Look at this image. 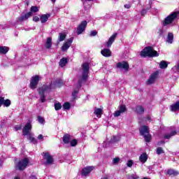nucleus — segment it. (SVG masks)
Instances as JSON below:
<instances>
[{
	"label": "nucleus",
	"instance_id": "nucleus-13",
	"mask_svg": "<svg viewBox=\"0 0 179 179\" xmlns=\"http://www.w3.org/2000/svg\"><path fill=\"white\" fill-rule=\"evenodd\" d=\"M94 170V166H89L83 168L81 171V175L84 176V177H87V176L90 173V172Z\"/></svg>",
	"mask_w": 179,
	"mask_h": 179
},
{
	"label": "nucleus",
	"instance_id": "nucleus-2",
	"mask_svg": "<svg viewBox=\"0 0 179 179\" xmlns=\"http://www.w3.org/2000/svg\"><path fill=\"white\" fill-rule=\"evenodd\" d=\"M142 58H156L159 57V54L152 46H146L140 53Z\"/></svg>",
	"mask_w": 179,
	"mask_h": 179
},
{
	"label": "nucleus",
	"instance_id": "nucleus-34",
	"mask_svg": "<svg viewBox=\"0 0 179 179\" xmlns=\"http://www.w3.org/2000/svg\"><path fill=\"white\" fill-rule=\"evenodd\" d=\"M28 139L31 143H33L34 145H37V139L34 137H33L32 134L28 135Z\"/></svg>",
	"mask_w": 179,
	"mask_h": 179
},
{
	"label": "nucleus",
	"instance_id": "nucleus-23",
	"mask_svg": "<svg viewBox=\"0 0 179 179\" xmlns=\"http://www.w3.org/2000/svg\"><path fill=\"white\" fill-rule=\"evenodd\" d=\"M94 114H95L98 118H101V115H103V109L96 107L94 110Z\"/></svg>",
	"mask_w": 179,
	"mask_h": 179
},
{
	"label": "nucleus",
	"instance_id": "nucleus-29",
	"mask_svg": "<svg viewBox=\"0 0 179 179\" xmlns=\"http://www.w3.org/2000/svg\"><path fill=\"white\" fill-rule=\"evenodd\" d=\"M176 135H177V131L176 130H173L170 134H166L164 135V139H170L171 136H176Z\"/></svg>",
	"mask_w": 179,
	"mask_h": 179
},
{
	"label": "nucleus",
	"instance_id": "nucleus-52",
	"mask_svg": "<svg viewBox=\"0 0 179 179\" xmlns=\"http://www.w3.org/2000/svg\"><path fill=\"white\" fill-rule=\"evenodd\" d=\"M16 131H20L22 129V125H17V127H15Z\"/></svg>",
	"mask_w": 179,
	"mask_h": 179
},
{
	"label": "nucleus",
	"instance_id": "nucleus-17",
	"mask_svg": "<svg viewBox=\"0 0 179 179\" xmlns=\"http://www.w3.org/2000/svg\"><path fill=\"white\" fill-rule=\"evenodd\" d=\"M52 85V87H54L53 89H55V87H61V86H64V81L61 79H57L55 81L50 83Z\"/></svg>",
	"mask_w": 179,
	"mask_h": 179
},
{
	"label": "nucleus",
	"instance_id": "nucleus-9",
	"mask_svg": "<svg viewBox=\"0 0 179 179\" xmlns=\"http://www.w3.org/2000/svg\"><path fill=\"white\" fill-rule=\"evenodd\" d=\"M116 68L118 69H124L127 72V71H129V64H128V62L122 61V62L117 63Z\"/></svg>",
	"mask_w": 179,
	"mask_h": 179
},
{
	"label": "nucleus",
	"instance_id": "nucleus-3",
	"mask_svg": "<svg viewBox=\"0 0 179 179\" xmlns=\"http://www.w3.org/2000/svg\"><path fill=\"white\" fill-rule=\"evenodd\" d=\"M139 134L141 136L144 138L145 142L149 143L152 142V134H150V129L149 126L143 125L139 128Z\"/></svg>",
	"mask_w": 179,
	"mask_h": 179
},
{
	"label": "nucleus",
	"instance_id": "nucleus-25",
	"mask_svg": "<svg viewBox=\"0 0 179 179\" xmlns=\"http://www.w3.org/2000/svg\"><path fill=\"white\" fill-rule=\"evenodd\" d=\"M45 47L48 50H50V48H51L52 47V38L48 37L47 38L46 43L45 44Z\"/></svg>",
	"mask_w": 179,
	"mask_h": 179
},
{
	"label": "nucleus",
	"instance_id": "nucleus-4",
	"mask_svg": "<svg viewBox=\"0 0 179 179\" xmlns=\"http://www.w3.org/2000/svg\"><path fill=\"white\" fill-rule=\"evenodd\" d=\"M52 85H43V87H39L38 89V93L41 97L40 100L41 103H45V91H47L48 89L50 90H52L54 87H52Z\"/></svg>",
	"mask_w": 179,
	"mask_h": 179
},
{
	"label": "nucleus",
	"instance_id": "nucleus-6",
	"mask_svg": "<svg viewBox=\"0 0 179 179\" xmlns=\"http://www.w3.org/2000/svg\"><path fill=\"white\" fill-rule=\"evenodd\" d=\"M29 163H30V161L27 157L21 159L20 162H18L17 164L18 170H20V171H23L24 170H26V167L29 166Z\"/></svg>",
	"mask_w": 179,
	"mask_h": 179
},
{
	"label": "nucleus",
	"instance_id": "nucleus-44",
	"mask_svg": "<svg viewBox=\"0 0 179 179\" xmlns=\"http://www.w3.org/2000/svg\"><path fill=\"white\" fill-rule=\"evenodd\" d=\"M113 164H117V163H119V162H120V157H115V158L113 159Z\"/></svg>",
	"mask_w": 179,
	"mask_h": 179
},
{
	"label": "nucleus",
	"instance_id": "nucleus-48",
	"mask_svg": "<svg viewBox=\"0 0 179 179\" xmlns=\"http://www.w3.org/2000/svg\"><path fill=\"white\" fill-rule=\"evenodd\" d=\"M90 36H97V31H96V30L92 31L90 32Z\"/></svg>",
	"mask_w": 179,
	"mask_h": 179
},
{
	"label": "nucleus",
	"instance_id": "nucleus-32",
	"mask_svg": "<svg viewBox=\"0 0 179 179\" xmlns=\"http://www.w3.org/2000/svg\"><path fill=\"white\" fill-rule=\"evenodd\" d=\"M59 64L62 68H64L68 64V59L66 57L62 58Z\"/></svg>",
	"mask_w": 179,
	"mask_h": 179
},
{
	"label": "nucleus",
	"instance_id": "nucleus-27",
	"mask_svg": "<svg viewBox=\"0 0 179 179\" xmlns=\"http://www.w3.org/2000/svg\"><path fill=\"white\" fill-rule=\"evenodd\" d=\"M136 113L140 115L143 114V113H145V108L143 106H142V105H138L136 106Z\"/></svg>",
	"mask_w": 179,
	"mask_h": 179
},
{
	"label": "nucleus",
	"instance_id": "nucleus-53",
	"mask_svg": "<svg viewBox=\"0 0 179 179\" xmlns=\"http://www.w3.org/2000/svg\"><path fill=\"white\" fill-rule=\"evenodd\" d=\"M124 6L126 9H129L131 6V4H125Z\"/></svg>",
	"mask_w": 179,
	"mask_h": 179
},
{
	"label": "nucleus",
	"instance_id": "nucleus-30",
	"mask_svg": "<svg viewBox=\"0 0 179 179\" xmlns=\"http://www.w3.org/2000/svg\"><path fill=\"white\" fill-rule=\"evenodd\" d=\"M66 38V34L65 32H62L59 34L58 37V43H61V41H64Z\"/></svg>",
	"mask_w": 179,
	"mask_h": 179
},
{
	"label": "nucleus",
	"instance_id": "nucleus-56",
	"mask_svg": "<svg viewBox=\"0 0 179 179\" xmlns=\"http://www.w3.org/2000/svg\"><path fill=\"white\" fill-rule=\"evenodd\" d=\"M14 179H20V178L16 176Z\"/></svg>",
	"mask_w": 179,
	"mask_h": 179
},
{
	"label": "nucleus",
	"instance_id": "nucleus-35",
	"mask_svg": "<svg viewBox=\"0 0 179 179\" xmlns=\"http://www.w3.org/2000/svg\"><path fill=\"white\" fill-rule=\"evenodd\" d=\"M167 66H169V64H167V62L162 60L159 63V68L161 69H166V68H167Z\"/></svg>",
	"mask_w": 179,
	"mask_h": 179
},
{
	"label": "nucleus",
	"instance_id": "nucleus-36",
	"mask_svg": "<svg viewBox=\"0 0 179 179\" xmlns=\"http://www.w3.org/2000/svg\"><path fill=\"white\" fill-rule=\"evenodd\" d=\"M169 176H178V171L174 169H169L167 171Z\"/></svg>",
	"mask_w": 179,
	"mask_h": 179
},
{
	"label": "nucleus",
	"instance_id": "nucleus-46",
	"mask_svg": "<svg viewBox=\"0 0 179 179\" xmlns=\"http://www.w3.org/2000/svg\"><path fill=\"white\" fill-rule=\"evenodd\" d=\"M148 13V10L146 9H143L141 12V16H145Z\"/></svg>",
	"mask_w": 179,
	"mask_h": 179
},
{
	"label": "nucleus",
	"instance_id": "nucleus-22",
	"mask_svg": "<svg viewBox=\"0 0 179 179\" xmlns=\"http://www.w3.org/2000/svg\"><path fill=\"white\" fill-rule=\"evenodd\" d=\"M51 17V14L47 13V14H43L41 15L40 20L41 23H46V22L48 20L49 17Z\"/></svg>",
	"mask_w": 179,
	"mask_h": 179
},
{
	"label": "nucleus",
	"instance_id": "nucleus-24",
	"mask_svg": "<svg viewBox=\"0 0 179 179\" xmlns=\"http://www.w3.org/2000/svg\"><path fill=\"white\" fill-rule=\"evenodd\" d=\"M148 157L149 156H148V154H146V152H143L140 155L139 161L143 164L146 163V162H148Z\"/></svg>",
	"mask_w": 179,
	"mask_h": 179
},
{
	"label": "nucleus",
	"instance_id": "nucleus-5",
	"mask_svg": "<svg viewBox=\"0 0 179 179\" xmlns=\"http://www.w3.org/2000/svg\"><path fill=\"white\" fill-rule=\"evenodd\" d=\"M179 15V10L175 11L172 13H171L169 15H168L164 20V26H167L169 24H171L177 17H178Z\"/></svg>",
	"mask_w": 179,
	"mask_h": 179
},
{
	"label": "nucleus",
	"instance_id": "nucleus-55",
	"mask_svg": "<svg viewBox=\"0 0 179 179\" xmlns=\"http://www.w3.org/2000/svg\"><path fill=\"white\" fill-rule=\"evenodd\" d=\"M177 69L179 71V64L177 65Z\"/></svg>",
	"mask_w": 179,
	"mask_h": 179
},
{
	"label": "nucleus",
	"instance_id": "nucleus-54",
	"mask_svg": "<svg viewBox=\"0 0 179 179\" xmlns=\"http://www.w3.org/2000/svg\"><path fill=\"white\" fill-rule=\"evenodd\" d=\"M30 178H31V179H37V178H36V176H34V175H31V176H30Z\"/></svg>",
	"mask_w": 179,
	"mask_h": 179
},
{
	"label": "nucleus",
	"instance_id": "nucleus-58",
	"mask_svg": "<svg viewBox=\"0 0 179 179\" xmlns=\"http://www.w3.org/2000/svg\"><path fill=\"white\" fill-rule=\"evenodd\" d=\"M103 179H108V178H107V177H104Z\"/></svg>",
	"mask_w": 179,
	"mask_h": 179
},
{
	"label": "nucleus",
	"instance_id": "nucleus-18",
	"mask_svg": "<svg viewBox=\"0 0 179 179\" xmlns=\"http://www.w3.org/2000/svg\"><path fill=\"white\" fill-rule=\"evenodd\" d=\"M4 105V107H9L11 104L10 101L9 99H6L3 96H0V107Z\"/></svg>",
	"mask_w": 179,
	"mask_h": 179
},
{
	"label": "nucleus",
	"instance_id": "nucleus-7",
	"mask_svg": "<svg viewBox=\"0 0 179 179\" xmlns=\"http://www.w3.org/2000/svg\"><path fill=\"white\" fill-rule=\"evenodd\" d=\"M38 82H40V76L36 75L31 77L29 84V87L31 89V90L37 89V85H38Z\"/></svg>",
	"mask_w": 179,
	"mask_h": 179
},
{
	"label": "nucleus",
	"instance_id": "nucleus-21",
	"mask_svg": "<svg viewBox=\"0 0 179 179\" xmlns=\"http://www.w3.org/2000/svg\"><path fill=\"white\" fill-rule=\"evenodd\" d=\"M72 136L69 134H65L63 136V142L65 143V145H69V143H71V139Z\"/></svg>",
	"mask_w": 179,
	"mask_h": 179
},
{
	"label": "nucleus",
	"instance_id": "nucleus-51",
	"mask_svg": "<svg viewBox=\"0 0 179 179\" xmlns=\"http://www.w3.org/2000/svg\"><path fill=\"white\" fill-rule=\"evenodd\" d=\"M164 143H166V141L162 140V141H158L157 145L158 146H161V145H164Z\"/></svg>",
	"mask_w": 179,
	"mask_h": 179
},
{
	"label": "nucleus",
	"instance_id": "nucleus-47",
	"mask_svg": "<svg viewBox=\"0 0 179 179\" xmlns=\"http://www.w3.org/2000/svg\"><path fill=\"white\" fill-rule=\"evenodd\" d=\"M134 164V161L132 160H129L127 162V167H131V166H133Z\"/></svg>",
	"mask_w": 179,
	"mask_h": 179
},
{
	"label": "nucleus",
	"instance_id": "nucleus-1",
	"mask_svg": "<svg viewBox=\"0 0 179 179\" xmlns=\"http://www.w3.org/2000/svg\"><path fill=\"white\" fill-rule=\"evenodd\" d=\"M83 74L82 77L78 79L77 88L80 89L82 87V84L85 83L86 80H87V78H89V63L85 62L83 64Z\"/></svg>",
	"mask_w": 179,
	"mask_h": 179
},
{
	"label": "nucleus",
	"instance_id": "nucleus-28",
	"mask_svg": "<svg viewBox=\"0 0 179 179\" xmlns=\"http://www.w3.org/2000/svg\"><path fill=\"white\" fill-rule=\"evenodd\" d=\"M171 111H178L179 110V101H176L174 104L170 106Z\"/></svg>",
	"mask_w": 179,
	"mask_h": 179
},
{
	"label": "nucleus",
	"instance_id": "nucleus-49",
	"mask_svg": "<svg viewBox=\"0 0 179 179\" xmlns=\"http://www.w3.org/2000/svg\"><path fill=\"white\" fill-rule=\"evenodd\" d=\"M33 21L36 22H39L40 21V18L38 17V16H34L33 17Z\"/></svg>",
	"mask_w": 179,
	"mask_h": 179
},
{
	"label": "nucleus",
	"instance_id": "nucleus-41",
	"mask_svg": "<svg viewBox=\"0 0 179 179\" xmlns=\"http://www.w3.org/2000/svg\"><path fill=\"white\" fill-rule=\"evenodd\" d=\"M70 145L73 148L76 146V145H78V140L77 139H73L72 141H70Z\"/></svg>",
	"mask_w": 179,
	"mask_h": 179
},
{
	"label": "nucleus",
	"instance_id": "nucleus-10",
	"mask_svg": "<svg viewBox=\"0 0 179 179\" xmlns=\"http://www.w3.org/2000/svg\"><path fill=\"white\" fill-rule=\"evenodd\" d=\"M159 76V71H155L153 73H152L149 78L147 80V85H153L155 82H156V79Z\"/></svg>",
	"mask_w": 179,
	"mask_h": 179
},
{
	"label": "nucleus",
	"instance_id": "nucleus-31",
	"mask_svg": "<svg viewBox=\"0 0 179 179\" xmlns=\"http://www.w3.org/2000/svg\"><path fill=\"white\" fill-rule=\"evenodd\" d=\"M174 40V34L173 33H169L167 36V43L169 44H173V41Z\"/></svg>",
	"mask_w": 179,
	"mask_h": 179
},
{
	"label": "nucleus",
	"instance_id": "nucleus-50",
	"mask_svg": "<svg viewBox=\"0 0 179 179\" xmlns=\"http://www.w3.org/2000/svg\"><path fill=\"white\" fill-rule=\"evenodd\" d=\"M38 139H39V141H44V136H43V134H39Z\"/></svg>",
	"mask_w": 179,
	"mask_h": 179
},
{
	"label": "nucleus",
	"instance_id": "nucleus-45",
	"mask_svg": "<svg viewBox=\"0 0 179 179\" xmlns=\"http://www.w3.org/2000/svg\"><path fill=\"white\" fill-rule=\"evenodd\" d=\"M128 179H139V176L136 175H131L128 177Z\"/></svg>",
	"mask_w": 179,
	"mask_h": 179
},
{
	"label": "nucleus",
	"instance_id": "nucleus-60",
	"mask_svg": "<svg viewBox=\"0 0 179 179\" xmlns=\"http://www.w3.org/2000/svg\"><path fill=\"white\" fill-rule=\"evenodd\" d=\"M0 166H1V163H0Z\"/></svg>",
	"mask_w": 179,
	"mask_h": 179
},
{
	"label": "nucleus",
	"instance_id": "nucleus-14",
	"mask_svg": "<svg viewBox=\"0 0 179 179\" xmlns=\"http://www.w3.org/2000/svg\"><path fill=\"white\" fill-rule=\"evenodd\" d=\"M43 159L46 160L47 164H52L54 163V158L50 155V152H43Z\"/></svg>",
	"mask_w": 179,
	"mask_h": 179
},
{
	"label": "nucleus",
	"instance_id": "nucleus-59",
	"mask_svg": "<svg viewBox=\"0 0 179 179\" xmlns=\"http://www.w3.org/2000/svg\"><path fill=\"white\" fill-rule=\"evenodd\" d=\"M52 2H55L56 0H52Z\"/></svg>",
	"mask_w": 179,
	"mask_h": 179
},
{
	"label": "nucleus",
	"instance_id": "nucleus-43",
	"mask_svg": "<svg viewBox=\"0 0 179 179\" xmlns=\"http://www.w3.org/2000/svg\"><path fill=\"white\" fill-rule=\"evenodd\" d=\"M38 121L39 122V124H44V117H41V116H38Z\"/></svg>",
	"mask_w": 179,
	"mask_h": 179
},
{
	"label": "nucleus",
	"instance_id": "nucleus-12",
	"mask_svg": "<svg viewBox=\"0 0 179 179\" xmlns=\"http://www.w3.org/2000/svg\"><path fill=\"white\" fill-rule=\"evenodd\" d=\"M72 43H73V37H71L66 41L63 45L62 46V51H66L71 45H72Z\"/></svg>",
	"mask_w": 179,
	"mask_h": 179
},
{
	"label": "nucleus",
	"instance_id": "nucleus-8",
	"mask_svg": "<svg viewBox=\"0 0 179 179\" xmlns=\"http://www.w3.org/2000/svg\"><path fill=\"white\" fill-rule=\"evenodd\" d=\"M86 27H87V21L86 20L82 21L77 27L76 34H78V36H80V34H82V33H83V31L86 30Z\"/></svg>",
	"mask_w": 179,
	"mask_h": 179
},
{
	"label": "nucleus",
	"instance_id": "nucleus-57",
	"mask_svg": "<svg viewBox=\"0 0 179 179\" xmlns=\"http://www.w3.org/2000/svg\"><path fill=\"white\" fill-rule=\"evenodd\" d=\"M142 179H150L149 178H146V177H144Z\"/></svg>",
	"mask_w": 179,
	"mask_h": 179
},
{
	"label": "nucleus",
	"instance_id": "nucleus-11",
	"mask_svg": "<svg viewBox=\"0 0 179 179\" xmlns=\"http://www.w3.org/2000/svg\"><path fill=\"white\" fill-rule=\"evenodd\" d=\"M31 131V123L28 122L22 129V135L26 136L30 135V131Z\"/></svg>",
	"mask_w": 179,
	"mask_h": 179
},
{
	"label": "nucleus",
	"instance_id": "nucleus-38",
	"mask_svg": "<svg viewBox=\"0 0 179 179\" xmlns=\"http://www.w3.org/2000/svg\"><path fill=\"white\" fill-rule=\"evenodd\" d=\"M62 108V105H61V103L58 102V103H55V110L56 111H58V110H61Z\"/></svg>",
	"mask_w": 179,
	"mask_h": 179
},
{
	"label": "nucleus",
	"instance_id": "nucleus-20",
	"mask_svg": "<svg viewBox=\"0 0 179 179\" xmlns=\"http://www.w3.org/2000/svg\"><path fill=\"white\" fill-rule=\"evenodd\" d=\"M101 54L103 55V57L108 58L109 57H111V50L108 48H104L101 51Z\"/></svg>",
	"mask_w": 179,
	"mask_h": 179
},
{
	"label": "nucleus",
	"instance_id": "nucleus-39",
	"mask_svg": "<svg viewBox=\"0 0 179 179\" xmlns=\"http://www.w3.org/2000/svg\"><path fill=\"white\" fill-rule=\"evenodd\" d=\"M63 108L64 110H70L71 108V103L69 102H65L63 105Z\"/></svg>",
	"mask_w": 179,
	"mask_h": 179
},
{
	"label": "nucleus",
	"instance_id": "nucleus-26",
	"mask_svg": "<svg viewBox=\"0 0 179 179\" xmlns=\"http://www.w3.org/2000/svg\"><path fill=\"white\" fill-rule=\"evenodd\" d=\"M80 89L76 88L73 90V91L71 93L72 99L75 101V100H78V93H79V90Z\"/></svg>",
	"mask_w": 179,
	"mask_h": 179
},
{
	"label": "nucleus",
	"instance_id": "nucleus-42",
	"mask_svg": "<svg viewBox=\"0 0 179 179\" xmlns=\"http://www.w3.org/2000/svg\"><path fill=\"white\" fill-rule=\"evenodd\" d=\"M162 153H164L163 148H162V147L157 148V155H162Z\"/></svg>",
	"mask_w": 179,
	"mask_h": 179
},
{
	"label": "nucleus",
	"instance_id": "nucleus-33",
	"mask_svg": "<svg viewBox=\"0 0 179 179\" xmlns=\"http://www.w3.org/2000/svg\"><path fill=\"white\" fill-rule=\"evenodd\" d=\"M9 51V48L8 46H0V54H7Z\"/></svg>",
	"mask_w": 179,
	"mask_h": 179
},
{
	"label": "nucleus",
	"instance_id": "nucleus-40",
	"mask_svg": "<svg viewBox=\"0 0 179 179\" xmlns=\"http://www.w3.org/2000/svg\"><path fill=\"white\" fill-rule=\"evenodd\" d=\"M119 141H120V137L116 136H113L110 139V142H113V143H115V142H119Z\"/></svg>",
	"mask_w": 179,
	"mask_h": 179
},
{
	"label": "nucleus",
	"instance_id": "nucleus-37",
	"mask_svg": "<svg viewBox=\"0 0 179 179\" xmlns=\"http://www.w3.org/2000/svg\"><path fill=\"white\" fill-rule=\"evenodd\" d=\"M38 7L37 6H32L30 8L31 13H37L38 12Z\"/></svg>",
	"mask_w": 179,
	"mask_h": 179
},
{
	"label": "nucleus",
	"instance_id": "nucleus-19",
	"mask_svg": "<svg viewBox=\"0 0 179 179\" xmlns=\"http://www.w3.org/2000/svg\"><path fill=\"white\" fill-rule=\"evenodd\" d=\"M33 16V13L31 12H28L25 13L24 15H21L18 18V22H23L24 20H27L29 17Z\"/></svg>",
	"mask_w": 179,
	"mask_h": 179
},
{
	"label": "nucleus",
	"instance_id": "nucleus-15",
	"mask_svg": "<svg viewBox=\"0 0 179 179\" xmlns=\"http://www.w3.org/2000/svg\"><path fill=\"white\" fill-rule=\"evenodd\" d=\"M127 110V106L125 105H121L119 107V110L115 112L114 117H120V115H121L122 113H125Z\"/></svg>",
	"mask_w": 179,
	"mask_h": 179
},
{
	"label": "nucleus",
	"instance_id": "nucleus-16",
	"mask_svg": "<svg viewBox=\"0 0 179 179\" xmlns=\"http://www.w3.org/2000/svg\"><path fill=\"white\" fill-rule=\"evenodd\" d=\"M117 36H118V33H115L109 38L108 42L106 43V47L108 48L111 47V45H113V43L115 41V39L117 38Z\"/></svg>",
	"mask_w": 179,
	"mask_h": 179
}]
</instances>
